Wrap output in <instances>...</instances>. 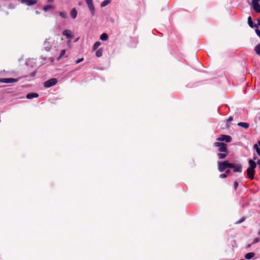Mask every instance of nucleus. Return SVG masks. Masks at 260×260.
<instances>
[{
	"label": "nucleus",
	"instance_id": "nucleus-1",
	"mask_svg": "<svg viewBox=\"0 0 260 260\" xmlns=\"http://www.w3.org/2000/svg\"><path fill=\"white\" fill-rule=\"evenodd\" d=\"M249 167L246 170L247 177L252 180L254 179V174L255 173V169L256 167V163L252 159L248 161Z\"/></svg>",
	"mask_w": 260,
	"mask_h": 260
},
{
	"label": "nucleus",
	"instance_id": "nucleus-2",
	"mask_svg": "<svg viewBox=\"0 0 260 260\" xmlns=\"http://www.w3.org/2000/svg\"><path fill=\"white\" fill-rule=\"evenodd\" d=\"M55 40L53 38H49L46 39L43 44L44 49L47 51H50L53 47L55 46Z\"/></svg>",
	"mask_w": 260,
	"mask_h": 260
},
{
	"label": "nucleus",
	"instance_id": "nucleus-3",
	"mask_svg": "<svg viewBox=\"0 0 260 260\" xmlns=\"http://www.w3.org/2000/svg\"><path fill=\"white\" fill-rule=\"evenodd\" d=\"M230 167H232V163L229 162L228 161L218 162V169L220 172L224 171L226 168H230Z\"/></svg>",
	"mask_w": 260,
	"mask_h": 260
},
{
	"label": "nucleus",
	"instance_id": "nucleus-4",
	"mask_svg": "<svg viewBox=\"0 0 260 260\" xmlns=\"http://www.w3.org/2000/svg\"><path fill=\"white\" fill-rule=\"evenodd\" d=\"M62 34L63 36H65L68 39H69L67 43L69 46H70L71 39L74 37L73 33L70 29H65L62 31Z\"/></svg>",
	"mask_w": 260,
	"mask_h": 260
},
{
	"label": "nucleus",
	"instance_id": "nucleus-5",
	"mask_svg": "<svg viewBox=\"0 0 260 260\" xmlns=\"http://www.w3.org/2000/svg\"><path fill=\"white\" fill-rule=\"evenodd\" d=\"M214 146L219 147L218 150L220 152H226L227 147L226 144L222 142H215Z\"/></svg>",
	"mask_w": 260,
	"mask_h": 260
},
{
	"label": "nucleus",
	"instance_id": "nucleus-6",
	"mask_svg": "<svg viewBox=\"0 0 260 260\" xmlns=\"http://www.w3.org/2000/svg\"><path fill=\"white\" fill-rule=\"evenodd\" d=\"M57 82V80L56 78H52L49 79L44 83V86L46 88H49L52 86L55 85Z\"/></svg>",
	"mask_w": 260,
	"mask_h": 260
},
{
	"label": "nucleus",
	"instance_id": "nucleus-7",
	"mask_svg": "<svg viewBox=\"0 0 260 260\" xmlns=\"http://www.w3.org/2000/svg\"><path fill=\"white\" fill-rule=\"evenodd\" d=\"M18 81V79H14V78H1L0 79V82L1 83H15Z\"/></svg>",
	"mask_w": 260,
	"mask_h": 260
},
{
	"label": "nucleus",
	"instance_id": "nucleus-8",
	"mask_svg": "<svg viewBox=\"0 0 260 260\" xmlns=\"http://www.w3.org/2000/svg\"><path fill=\"white\" fill-rule=\"evenodd\" d=\"M232 167H230V168H232L234 172H242V166L241 164L235 165L232 163Z\"/></svg>",
	"mask_w": 260,
	"mask_h": 260
},
{
	"label": "nucleus",
	"instance_id": "nucleus-9",
	"mask_svg": "<svg viewBox=\"0 0 260 260\" xmlns=\"http://www.w3.org/2000/svg\"><path fill=\"white\" fill-rule=\"evenodd\" d=\"M217 140L223 141H224L226 142H230L232 140L231 136L228 135H221L220 137L217 139Z\"/></svg>",
	"mask_w": 260,
	"mask_h": 260
},
{
	"label": "nucleus",
	"instance_id": "nucleus-10",
	"mask_svg": "<svg viewBox=\"0 0 260 260\" xmlns=\"http://www.w3.org/2000/svg\"><path fill=\"white\" fill-rule=\"evenodd\" d=\"M22 3H25L27 6H31L36 4L37 3V0H22Z\"/></svg>",
	"mask_w": 260,
	"mask_h": 260
},
{
	"label": "nucleus",
	"instance_id": "nucleus-11",
	"mask_svg": "<svg viewBox=\"0 0 260 260\" xmlns=\"http://www.w3.org/2000/svg\"><path fill=\"white\" fill-rule=\"evenodd\" d=\"M39 96V94L37 93L31 92L29 93L26 95V98L28 99H32L33 98H38Z\"/></svg>",
	"mask_w": 260,
	"mask_h": 260
},
{
	"label": "nucleus",
	"instance_id": "nucleus-12",
	"mask_svg": "<svg viewBox=\"0 0 260 260\" xmlns=\"http://www.w3.org/2000/svg\"><path fill=\"white\" fill-rule=\"evenodd\" d=\"M70 14H71L72 18L74 19L76 18V17L77 16L78 12H77V10L75 8H73L71 10Z\"/></svg>",
	"mask_w": 260,
	"mask_h": 260
},
{
	"label": "nucleus",
	"instance_id": "nucleus-13",
	"mask_svg": "<svg viewBox=\"0 0 260 260\" xmlns=\"http://www.w3.org/2000/svg\"><path fill=\"white\" fill-rule=\"evenodd\" d=\"M252 7L255 12L260 13V5L258 3L252 4Z\"/></svg>",
	"mask_w": 260,
	"mask_h": 260
},
{
	"label": "nucleus",
	"instance_id": "nucleus-14",
	"mask_svg": "<svg viewBox=\"0 0 260 260\" xmlns=\"http://www.w3.org/2000/svg\"><path fill=\"white\" fill-rule=\"evenodd\" d=\"M248 24L249 26L251 28L257 27V25H256V24L253 25L251 17L250 16H249L248 17Z\"/></svg>",
	"mask_w": 260,
	"mask_h": 260
},
{
	"label": "nucleus",
	"instance_id": "nucleus-15",
	"mask_svg": "<svg viewBox=\"0 0 260 260\" xmlns=\"http://www.w3.org/2000/svg\"><path fill=\"white\" fill-rule=\"evenodd\" d=\"M238 125L239 126L243 127L245 128H248L249 126V124L248 123L242 122H240L238 123Z\"/></svg>",
	"mask_w": 260,
	"mask_h": 260
},
{
	"label": "nucleus",
	"instance_id": "nucleus-16",
	"mask_svg": "<svg viewBox=\"0 0 260 260\" xmlns=\"http://www.w3.org/2000/svg\"><path fill=\"white\" fill-rule=\"evenodd\" d=\"M255 255V253L254 252H249L245 254V258L247 259H250L253 258Z\"/></svg>",
	"mask_w": 260,
	"mask_h": 260
},
{
	"label": "nucleus",
	"instance_id": "nucleus-17",
	"mask_svg": "<svg viewBox=\"0 0 260 260\" xmlns=\"http://www.w3.org/2000/svg\"><path fill=\"white\" fill-rule=\"evenodd\" d=\"M88 6V7L92 14V15H94V5L92 4H89Z\"/></svg>",
	"mask_w": 260,
	"mask_h": 260
},
{
	"label": "nucleus",
	"instance_id": "nucleus-18",
	"mask_svg": "<svg viewBox=\"0 0 260 260\" xmlns=\"http://www.w3.org/2000/svg\"><path fill=\"white\" fill-rule=\"evenodd\" d=\"M108 39V36L106 33H103L100 36V39L102 41H106Z\"/></svg>",
	"mask_w": 260,
	"mask_h": 260
},
{
	"label": "nucleus",
	"instance_id": "nucleus-19",
	"mask_svg": "<svg viewBox=\"0 0 260 260\" xmlns=\"http://www.w3.org/2000/svg\"><path fill=\"white\" fill-rule=\"evenodd\" d=\"M254 51L256 53L260 56V44L257 45L254 48Z\"/></svg>",
	"mask_w": 260,
	"mask_h": 260
},
{
	"label": "nucleus",
	"instance_id": "nucleus-20",
	"mask_svg": "<svg viewBox=\"0 0 260 260\" xmlns=\"http://www.w3.org/2000/svg\"><path fill=\"white\" fill-rule=\"evenodd\" d=\"M59 15L61 18L64 19H67L68 18V14L66 12H60Z\"/></svg>",
	"mask_w": 260,
	"mask_h": 260
},
{
	"label": "nucleus",
	"instance_id": "nucleus-21",
	"mask_svg": "<svg viewBox=\"0 0 260 260\" xmlns=\"http://www.w3.org/2000/svg\"><path fill=\"white\" fill-rule=\"evenodd\" d=\"M66 50L65 49L62 50L59 56L57 58V60H59L66 54Z\"/></svg>",
	"mask_w": 260,
	"mask_h": 260
},
{
	"label": "nucleus",
	"instance_id": "nucleus-22",
	"mask_svg": "<svg viewBox=\"0 0 260 260\" xmlns=\"http://www.w3.org/2000/svg\"><path fill=\"white\" fill-rule=\"evenodd\" d=\"M103 54V49L102 48H100L96 52V56L98 57H101Z\"/></svg>",
	"mask_w": 260,
	"mask_h": 260
},
{
	"label": "nucleus",
	"instance_id": "nucleus-23",
	"mask_svg": "<svg viewBox=\"0 0 260 260\" xmlns=\"http://www.w3.org/2000/svg\"><path fill=\"white\" fill-rule=\"evenodd\" d=\"M110 3V0L104 1L101 3V6L102 7H104L106 6L107 5H108Z\"/></svg>",
	"mask_w": 260,
	"mask_h": 260
},
{
	"label": "nucleus",
	"instance_id": "nucleus-24",
	"mask_svg": "<svg viewBox=\"0 0 260 260\" xmlns=\"http://www.w3.org/2000/svg\"><path fill=\"white\" fill-rule=\"evenodd\" d=\"M217 155L219 159H223L226 156L227 154L226 153H218Z\"/></svg>",
	"mask_w": 260,
	"mask_h": 260
},
{
	"label": "nucleus",
	"instance_id": "nucleus-25",
	"mask_svg": "<svg viewBox=\"0 0 260 260\" xmlns=\"http://www.w3.org/2000/svg\"><path fill=\"white\" fill-rule=\"evenodd\" d=\"M53 8V7L51 5H47L43 8V10L45 12H47L48 10Z\"/></svg>",
	"mask_w": 260,
	"mask_h": 260
},
{
	"label": "nucleus",
	"instance_id": "nucleus-26",
	"mask_svg": "<svg viewBox=\"0 0 260 260\" xmlns=\"http://www.w3.org/2000/svg\"><path fill=\"white\" fill-rule=\"evenodd\" d=\"M101 45V43L100 42H96L93 45V50H95L97 49Z\"/></svg>",
	"mask_w": 260,
	"mask_h": 260
},
{
	"label": "nucleus",
	"instance_id": "nucleus-27",
	"mask_svg": "<svg viewBox=\"0 0 260 260\" xmlns=\"http://www.w3.org/2000/svg\"><path fill=\"white\" fill-rule=\"evenodd\" d=\"M83 60H84V58H81L80 59H79L76 60L75 61V63L76 64H78V63L81 62V61H82Z\"/></svg>",
	"mask_w": 260,
	"mask_h": 260
},
{
	"label": "nucleus",
	"instance_id": "nucleus-28",
	"mask_svg": "<svg viewBox=\"0 0 260 260\" xmlns=\"http://www.w3.org/2000/svg\"><path fill=\"white\" fill-rule=\"evenodd\" d=\"M85 1L87 5L93 3L92 0H85Z\"/></svg>",
	"mask_w": 260,
	"mask_h": 260
},
{
	"label": "nucleus",
	"instance_id": "nucleus-29",
	"mask_svg": "<svg viewBox=\"0 0 260 260\" xmlns=\"http://www.w3.org/2000/svg\"><path fill=\"white\" fill-rule=\"evenodd\" d=\"M226 174H221L220 175L219 177L221 178H224L226 177Z\"/></svg>",
	"mask_w": 260,
	"mask_h": 260
},
{
	"label": "nucleus",
	"instance_id": "nucleus-30",
	"mask_svg": "<svg viewBox=\"0 0 260 260\" xmlns=\"http://www.w3.org/2000/svg\"><path fill=\"white\" fill-rule=\"evenodd\" d=\"M255 33L260 38V30L258 29H255Z\"/></svg>",
	"mask_w": 260,
	"mask_h": 260
},
{
	"label": "nucleus",
	"instance_id": "nucleus-31",
	"mask_svg": "<svg viewBox=\"0 0 260 260\" xmlns=\"http://www.w3.org/2000/svg\"><path fill=\"white\" fill-rule=\"evenodd\" d=\"M238 185H239V184H238V182L235 181V182H234V188H235V190L237 188V187H238Z\"/></svg>",
	"mask_w": 260,
	"mask_h": 260
},
{
	"label": "nucleus",
	"instance_id": "nucleus-32",
	"mask_svg": "<svg viewBox=\"0 0 260 260\" xmlns=\"http://www.w3.org/2000/svg\"><path fill=\"white\" fill-rule=\"evenodd\" d=\"M259 148L258 147V146L257 144H255L253 145V149L255 150V151H256V150H257V149H259Z\"/></svg>",
	"mask_w": 260,
	"mask_h": 260
},
{
	"label": "nucleus",
	"instance_id": "nucleus-33",
	"mask_svg": "<svg viewBox=\"0 0 260 260\" xmlns=\"http://www.w3.org/2000/svg\"><path fill=\"white\" fill-rule=\"evenodd\" d=\"M233 117H232V116H230V117L228 118V119H227V121H228V122H230V121H233Z\"/></svg>",
	"mask_w": 260,
	"mask_h": 260
},
{
	"label": "nucleus",
	"instance_id": "nucleus-34",
	"mask_svg": "<svg viewBox=\"0 0 260 260\" xmlns=\"http://www.w3.org/2000/svg\"><path fill=\"white\" fill-rule=\"evenodd\" d=\"M260 0H252V4L258 3Z\"/></svg>",
	"mask_w": 260,
	"mask_h": 260
},
{
	"label": "nucleus",
	"instance_id": "nucleus-35",
	"mask_svg": "<svg viewBox=\"0 0 260 260\" xmlns=\"http://www.w3.org/2000/svg\"><path fill=\"white\" fill-rule=\"evenodd\" d=\"M256 153H257V154L260 156V148L259 149H257V150H256Z\"/></svg>",
	"mask_w": 260,
	"mask_h": 260
},
{
	"label": "nucleus",
	"instance_id": "nucleus-36",
	"mask_svg": "<svg viewBox=\"0 0 260 260\" xmlns=\"http://www.w3.org/2000/svg\"><path fill=\"white\" fill-rule=\"evenodd\" d=\"M257 26L258 25H260V18H258L257 20Z\"/></svg>",
	"mask_w": 260,
	"mask_h": 260
},
{
	"label": "nucleus",
	"instance_id": "nucleus-37",
	"mask_svg": "<svg viewBox=\"0 0 260 260\" xmlns=\"http://www.w3.org/2000/svg\"><path fill=\"white\" fill-rule=\"evenodd\" d=\"M36 72H34L31 74V76L34 77L36 75Z\"/></svg>",
	"mask_w": 260,
	"mask_h": 260
},
{
	"label": "nucleus",
	"instance_id": "nucleus-38",
	"mask_svg": "<svg viewBox=\"0 0 260 260\" xmlns=\"http://www.w3.org/2000/svg\"><path fill=\"white\" fill-rule=\"evenodd\" d=\"M244 220V218H242L239 221L237 222V223H240L242 222V221H243Z\"/></svg>",
	"mask_w": 260,
	"mask_h": 260
},
{
	"label": "nucleus",
	"instance_id": "nucleus-39",
	"mask_svg": "<svg viewBox=\"0 0 260 260\" xmlns=\"http://www.w3.org/2000/svg\"><path fill=\"white\" fill-rule=\"evenodd\" d=\"M48 2L49 3H52L54 1V0H47Z\"/></svg>",
	"mask_w": 260,
	"mask_h": 260
},
{
	"label": "nucleus",
	"instance_id": "nucleus-40",
	"mask_svg": "<svg viewBox=\"0 0 260 260\" xmlns=\"http://www.w3.org/2000/svg\"><path fill=\"white\" fill-rule=\"evenodd\" d=\"M253 160H256L257 159V157L256 156H253Z\"/></svg>",
	"mask_w": 260,
	"mask_h": 260
},
{
	"label": "nucleus",
	"instance_id": "nucleus-41",
	"mask_svg": "<svg viewBox=\"0 0 260 260\" xmlns=\"http://www.w3.org/2000/svg\"><path fill=\"white\" fill-rule=\"evenodd\" d=\"M36 14H40V12H39V11H37L36 12Z\"/></svg>",
	"mask_w": 260,
	"mask_h": 260
},
{
	"label": "nucleus",
	"instance_id": "nucleus-42",
	"mask_svg": "<svg viewBox=\"0 0 260 260\" xmlns=\"http://www.w3.org/2000/svg\"><path fill=\"white\" fill-rule=\"evenodd\" d=\"M258 242V241H257V240H256V239H255V240H254V243H256V242Z\"/></svg>",
	"mask_w": 260,
	"mask_h": 260
},
{
	"label": "nucleus",
	"instance_id": "nucleus-43",
	"mask_svg": "<svg viewBox=\"0 0 260 260\" xmlns=\"http://www.w3.org/2000/svg\"><path fill=\"white\" fill-rule=\"evenodd\" d=\"M258 145L260 146V140L258 142Z\"/></svg>",
	"mask_w": 260,
	"mask_h": 260
},
{
	"label": "nucleus",
	"instance_id": "nucleus-44",
	"mask_svg": "<svg viewBox=\"0 0 260 260\" xmlns=\"http://www.w3.org/2000/svg\"><path fill=\"white\" fill-rule=\"evenodd\" d=\"M78 40V38H77V39H76V40L75 41V42H77Z\"/></svg>",
	"mask_w": 260,
	"mask_h": 260
},
{
	"label": "nucleus",
	"instance_id": "nucleus-45",
	"mask_svg": "<svg viewBox=\"0 0 260 260\" xmlns=\"http://www.w3.org/2000/svg\"><path fill=\"white\" fill-rule=\"evenodd\" d=\"M229 172H230V171H226V173H229Z\"/></svg>",
	"mask_w": 260,
	"mask_h": 260
},
{
	"label": "nucleus",
	"instance_id": "nucleus-46",
	"mask_svg": "<svg viewBox=\"0 0 260 260\" xmlns=\"http://www.w3.org/2000/svg\"><path fill=\"white\" fill-rule=\"evenodd\" d=\"M258 234L260 235V231L258 232Z\"/></svg>",
	"mask_w": 260,
	"mask_h": 260
}]
</instances>
